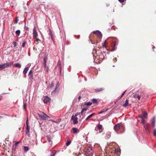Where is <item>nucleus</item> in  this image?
Returning <instances> with one entry per match:
<instances>
[{
	"mask_svg": "<svg viewBox=\"0 0 156 156\" xmlns=\"http://www.w3.org/2000/svg\"><path fill=\"white\" fill-rule=\"evenodd\" d=\"M97 127L99 130H101L102 128V126L100 124L98 125Z\"/></svg>",
	"mask_w": 156,
	"mask_h": 156,
	"instance_id": "obj_30",
	"label": "nucleus"
},
{
	"mask_svg": "<svg viewBox=\"0 0 156 156\" xmlns=\"http://www.w3.org/2000/svg\"><path fill=\"white\" fill-rule=\"evenodd\" d=\"M1 98L0 97V100L1 99Z\"/></svg>",
	"mask_w": 156,
	"mask_h": 156,
	"instance_id": "obj_61",
	"label": "nucleus"
},
{
	"mask_svg": "<svg viewBox=\"0 0 156 156\" xmlns=\"http://www.w3.org/2000/svg\"><path fill=\"white\" fill-rule=\"evenodd\" d=\"M24 29L26 30H28L29 28L25 26L24 27Z\"/></svg>",
	"mask_w": 156,
	"mask_h": 156,
	"instance_id": "obj_49",
	"label": "nucleus"
},
{
	"mask_svg": "<svg viewBox=\"0 0 156 156\" xmlns=\"http://www.w3.org/2000/svg\"><path fill=\"white\" fill-rule=\"evenodd\" d=\"M44 66H46V61L44 59Z\"/></svg>",
	"mask_w": 156,
	"mask_h": 156,
	"instance_id": "obj_54",
	"label": "nucleus"
},
{
	"mask_svg": "<svg viewBox=\"0 0 156 156\" xmlns=\"http://www.w3.org/2000/svg\"><path fill=\"white\" fill-rule=\"evenodd\" d=\"M140 117L141 118H147V113L146 111L143 112L140 115Z\"/></svg>",
	"mask_w": 156,
	"mask_h": 156,
	"instance_id": "obj_5",
	"label": "nucleus"
},
{
	"mask_svg": "<svg viewBox=\"0 0 156 156\" xmlns=\"http://www.w3.org/2000/svg\"><path fill=\"white\" fill-rule=\"evenodd\" d=\"M114 129L116 131L120 129V125L118 123L115 125L114 126Z\"/></svg>",
	"mask_w": 156,
	"mask_h": 156,
	"instance_id": "obj_13",
	"label": "nucleus"
},
{
	"mask_svg": "<svg viewBox=\"0 0 156 156\" xmlns=\"http://www.w3.org/2000/svg\"><path fill=\"white\" fill-rule=\"evenodd\" d=\"M77 116V115H73L71 119V120H73V123L74 124H76L78 123Z\"/></svg>",
	"mask_w": 156,
	"mask_h": 156,
	"instance_id": "obj_3",
	"label": "nucleus"
},
{
	"mask_svg": "<svg viewBox=\"0 0 156 156\" xmlns=\"http://www.w3.org/2000/svg\"><path fill=\"white\" fill-rule=\"evenodd\" d=\"M108 138H109L110 137L111 135V133L110 132H108Z\"/></svg>",
	"mask_w": 156,
	"mask_h": 156,
	"instance_id": "obj_45",
	"label": "nucleus"
},
{
	"mask_svg": "<svg viewBox=\"0 0 156 156\" xmlns=\"http://www.w3.org/2000/svg\"><path fill=\"white\" fill-rule=\"evenodd\" d=\"M71 142L70 141H67L66 143V145L67 146H69L71 143Z\"/></svg>",
	"mask_w": 156,
	"mask_h": 156,
	"instance_id": "obj_41",
	"label": "nucleus"
},
{
	"mask_svg": "<svg viewBox=\"0 0 156 156\" xmlns=\"http://www.w3.org/2000/svg\"><path fill=\"white\" fill-rule=\"evenodd\" d=\"M59 69H60V68H61V63H60V61L59 60ZM59 73L60 74L61 73V69H60Z\"/></svg>",
	"mask_w": 156,
	"mask_h": 156,
	"instance_id": "obj_37",
	"label": "nucleus"
},
{
	"mask_svg": "<svg viewBox=\"0 0 156 156\" xmlns=\"http://www.w3.org/2000/svg\"><path fill=\"white\" fill-rule=\"evenodd\" d=\"M92 148L90 147H88L87 151L85 152V154L86 156H92Z\"/></svg>",
	"mask_w": 156,
	"mask_h": 156,
	"instance_id": "obj_2",
	"label": "nucleus"
},
{
	"mask_svg": "<svg viewBox=\"0 0 156 156\" xmlns=\"http://www.w3.org/2000/svg\"><path fill=\"white\" fill-rule=\"evenodd\" d=\"M103 47H105V42H104V44H103Z\"/></svg>",
	"mask_w": 156,
	"mask_h": 156,
	"instance_id": "obj_57",
	"label": "nucleus"
},
{
	"mask_svg": "<svg viewBox=\"0 0 156 156\" xmlns=\"http://www.w3.org/2000/svg\"><path fill=\"white\" fill-rule=\"evenodd\" d=\"M133 97L136 99L138 98V100H140L141 97V96L140 95L135 94L133 95Z\"/></svg>",
	"mask_w": 156,
	"mask_h": 156,
	"instance_id": "obj_19",
	"label": "nucleus"
},
{
	"mask_svg": "<svg viewBox=\"0 0 156 156\" xmlns=\"http://www.w3.org/2000/svg\"><path fill=\"white\" fill-rule=\"evenodd\" d=\"M92 102L94 104H96L97 102V100L96 99L94 98L92 100Z\"/></svg>",
	"mask_w": 156,
	"mask_h": 156,
	"instance_id": "obj_28",
	"label": "nucleus"
},
{
	"mask_svg": "<svg viewBox=\"0 0 156 156\" xmlns=\"http://www.w3.org/2000/svg\"><path fill=\"white\" fill-rule=\"evenodd\" d=\"M5 68L4 64H0V70H2Z\"/></svg>",
	"mask_w": 156,
	"mask_h": 156,
	"instance_id": "obj_24",
	"label": "nucleus"
},
{
	"mask_svg": "<svg viewBox=\"0 0 156 156\" xmlns=\"http://www.w3.org/2000/svg\"><path fill=\"white\" fill-rule=\"evenodd\" d=\"M81 96H79V97H78V100H80V99L81 98Z\"/></svg>",
	"mask_w": 156,
	"mask_h": 156,
	"instance_id": "obj_56",
	"label": "nucleus"
},
{
	"mask_svg": "<svg viewBox=\"0 0 156 156\" xmlns=\"http://www.w3.org/2000/svg\"><path fill=\"white\" fill-rule=\"evenodd\" d=\"M27 106V104L25 103H23V108L25 110Z\"/></svg>",
	"mask_w": 156,
	"mask_h": 156,
	"instance_id": "obj_35",
	"label": "nucleus"
},
{
	"mask_svg": "<svg viewBox=\"0 0 156 156\" xmlns=\"http://www.w3.org/2000/svg\"><path fill=\"white\" fill-rule=\"evenodd\" d=\"M94 34H96L99 37H101L102 36V34L101 32L99 30H97L94 32Z\"/></svg>",
	"mask_w": 156,
	"mask_h": 156,
	"instance_id": "obj_11",
	"label": "nucleus"
},
{
	"mask_svg": "<svg viewBox=\"0 0 156 156\" xmlns=\"http://www.w3.org/2000/svg\"><path fill=\"white\" fill-rule=\"evenodd\" d=\"M127 91V90H126L125 91L122 93V95H121V96H120V98H121L124 95V94L125 93V92L126 91Z\"/></svg>",
	"mask_w": 156,
	"mask_h": 156,
	"instance_id": "obj_40",
	"label": "nucleus"
},
{
	"mask_svg": "<svg viewBox=\"0 0 156 156\" xmlns=\"http://www.w3.org/2000/svg\"><path fill=\"white\" fill-rule=\"evenodd\" d=\"M119 1L120 3H123L126 0H118Z\"/></svg>",
	"mask_w": 156,
	"mask_h": 156,
	"instance_id": "obj_47",
	"label": "nucleus"
},
{
	"mask_svg": "<svg viewBox=\"0 0 156 156\" xmlns=\"http://www.w3.org/2000/svg\"><path fill=\"white\" fill-rule=\"evenodd\" d=\"M104 112V111H101L99 112V114H101V113H103Z\"/></svg>",
	"mask_w": 156,
	"mask_h": 156,
	"instance_id": "obj_53",
	"label": "nucleus"
},
{
	"mask_svg": "<svg viewBox=\"0 0 156 156\" xmlns=\"http://www.w3.org/2000/svg\"><path fill=\"white\" fill-rule=\"evenodd\" d=\"M80 112H78L77 113H76L75 115H77V116L79 115H80Z\"/></svg>",
	"mask_w": 156,
	"mask_h": 156,
	"instance_id": "obj_55",
	"label": "nucleus"
},
{
	"mask_svg": "<svg viewBox=\"0 0 156 156\" xmlns=\"http://www.w3.org/2000/svg\"><path fill=\"white\" fill-rule=\"evenodd\" d=\"M112 45H113L112 46V51H113L116 49L117 46L118 45V42L116 41H114Z\"/></svg>",
	"mask_w": 156,
	"mask_h": 156,
	"instance_id": "obj_6",
	"label": "nucleus"
},
{
	"mask_svg": "<svg viewBox=\"0 0 156 156\" xmlns=\"http://www.w3.org/2000/svg\"><path fill=\"white\" fill-rule=\"evenodd\" d=\"M44 102L45 103L48 104L50 102L51 99L47 96H44L42 98Z\"/></svg>",
	"mask_w": 156,
	"mask_h": 156,
	"instance_id": "obj_4",
	"label": "nucleus"
},
{
	"mask_svg": "<svg viewBox=\"0 0 156 156\" xmlns=\"http://www.w3.org/2000/svg\"><path fill=\"white\" fill-rule=\"evenodd\" d=\"M104 90L103 88H101L99 89L97 88L94 89V91L96 92H100Z\"/></svg>",
	"mask_w": 156,
	"mask_h": 156,
	"instance_id": "obj_18",
	"label": "nucleus"
},
{
	"mask_svg": "<svg viewBox=\"0 0 156 156\" xmlns=\"http://www.w3.org/2000/svg\"><path fill=\"white\" fill-rule=\"evenodd\" d=\"M73 130V133L76 134L78 131V129L76 128L73 127L72 128Z\"/></svg>",
	"mask_w": 156,
	"mask_h": 156,
	"instance_id": "obj_16",
	"label": "nucleus"
},
{
	"mask_svg": "<svg viewBox=\"0 0 156 156\" xmlns=\"http://www.w3.org/2000/svg\"><path fill=\"white\" fill-rule=\"evenodd\" d=\"M59 121H60V120H61V119H59Z\"/></svg>",
	"mask_w": 156,
	"mask_h": 156,
	"instance_id": "obj_59",
	"label": "nucleus"
},
{
	"mask_svg": "<svg viewBox=\"0 0 156 156\" xmlns=\"http://www.w3.org/2000/svg\"><path fill=\"white\" fill-rule=\"evenodd\" d=\"M153 134L154 136H156V129H154Z\"/></svg>",
	"mask_w": 156,
	"mask_h": 156,
	"instance_id": "obj_38",
	"label": "nucleus"
},
{
	"mask_svg": "<svg viewBox=\"0 0 156 156\" xmlns=\"http://www.w3.org/2000/svg\"><path fill=\"white\" fill-rule=\"evenodd\" d=\"M14 66H15L16 67H19V68H20L21 67V65L19 63H16L14 65Z\"/></svg>",
	"mask_w": 156,
	"mask_h": 156,
	"instance_id": "obj_23",
	"label": "nucleus"
},
{
	"mask_svg": "<svg viewBox=\"0 0 156 156\" xmlns=\"http://www.w3.org/2000/svg\"><path fill=\"white\" fill-rule=\"evenodd\" d=\"M92 102H87V103L84 104V105L83 106V107H84V105H86V106H90L92 105Z\"/></svg>",
	"mask_w": 156,
	"mask_h": 156,
	"instance_id": "obj_25",
	"label": "nucleus"
},
{
	"mask_svg": "<svg viewBox=\"0 0 156 156\" xmlns=\"http://www.w3.org/2000/svg\"><path fill=\"white\" fill-rule=\"evenodd\" d=\"M24 150L25 152H27L29 150V148L28 147H27V146H24Z\"/></svg>",
	"mask_w": 156,
	"mask_h": 156,
	"instance_id": "obj_29",
	"label": "nucleus"
},
{
	"mask_svg": "<svg viewBox=\"0 0 156 156\" xmlns=\"http://www.w3.org/2000/svg\"><path fill=\"white\" fill-rule=\"evenodd\" d=\"M35 39H36V40L37 41H40V40L38 38H37V37H36V38H35Z\"/></svg>",
	"mask_w": 156,
	"mask_h": 156,
	"instance_id": "obj_51",
	"label": "nucleus"
},
{
	"mask_svg": "<svg viewBox=\"0 0 156 156\" xmlns=\"http://www.w3.org/2000/svg\"><path fill=\"white\" fill-rule=\"evenodd\" d=\"M20 141H16V142H15V146H16V147L18 145L20 144Z\"/></svg>",
	"mask_w": 156,
	"mask_h": 156,
	"instance_id": "obj_33",
	"label": "nucleus"
},
{
	"mask_svg": "<svg viewBox=\"0 0 156 156\" xmlns=\"http://www.w3.org/2000/svg\"><path fill=\"white\" fill-rule=\"evenodd\" d=\"M119 150L118 148H116L115 149V152L116 153H118L119 152Z\"/></svg>",
	"mask_w": 156,
	"mask_h": 156,
	"instance_id": "obj_48",
	"label": "nucleus"
},
{
	"mask_svg": "<svg viewBox=\"0 0 156 156\" xmlns=\"http://www.w3.org/2000/svg\"><path fill=\"white\" fill-rule=\"evenodd\" d=\"M53 84L52 83H51V84L50 85H49V87H53Z\"/></svg>",
	"mask_w": 156,
	"mask_h": 156,
	"instance_id": "obj_50",
	"label": "nucleus"
},
{
	"mask_svg": "<svg viewBox=\"0 0 156 156\" xmlns=\"http://www.w3.org/2000/svg\"><path fill=\"white\" fill-rule=\"evenodd\" d=\"M113 66V67H115V65H113V66Z\"/></svg>",
	"mask_w": 156,
	"mask_h": 156,
	"instance_id": "obj_60",
	"label": "nucleus"
},
{
	"mask_svg": "<svg viewBox=\"0 0 156 156\" xmlns=\"http://www.w3.org/2000/svg\"><path fill=\"white\" fill-rule=\"evenodd\" d=\"M129 100L128 99H126L125 101V103L122 105V107L125 108L127 107L129 105Z\"/></svg>",
	"mask_w": 156,
	"mask_h": 156,
	"instance_id": "obj_15",
	"label": "nucleus"
},
{
	"mask_svg": "<svg viewBox=\"0 0 156 156\" xmlns=\"http://www.w3.org/2000/svg\"><path fill=\"white\" fill-rule=\"evenodd\" d=\"M28 119L26 121V125H27V128L26 129V134L28 135V136L30 135L29 131H30V126H29L28 123Z\"/></svg>",
	"mask_w": 156,
	"mask_h": 156,
	"instance_id": "obj_7",
	"label": "nucleus"
},
{
	"mask_svg": "<svg viewBox=\"0 0 156 156\" xmlns=\"http://www.w3.org/2000/svg\"><path fill=\"white\" fill-rule=\"evenodd\" d=\"M28 76H29L30 78H33V72L32 70H30L29 73L28 74Z\"/></svg>",
	"mask_w": 156,
	"mask_h": 156,
	"instance_id": "obj_20",
	"label": "nucleus"
},
{
	"mask_svg": "<svg viewBox=\"0 0 156 156\" xmlns=\"http://www.w3.org/2000/svg\"><path fill=\"white\" fill-rule=\"evenodd\" d=\"M95 114V113H93L92 114H91L90 115H89L85 119V121H87V120H88V119L89 118H90L91 117H92Z\"/></svg>",
	"mask_w": 156,
	"mask_h": 156,
	"instance_id": "obj_21",
	"label": "nucleus"
},
{
	"mask_svg": "<svg viewBox=\"0 0 156 156\" xmlns=\"http://www.w3.org/2000/svg\"><path fill=\"white\" fill-rule=\"evenodd\" d=\"M29 69V68L28 67H26L24 69L23 71V73L26 74L27 73V71Z\"/></svg>",
	"mask_w": 156,
	"mask_h": 156,
	"instance_id": "obj_22",
	"label": "nucleus"
},
{
	"mask_svg": "<svg viewBox=\"0 0 156 156\" xmlns=\"http://www.w3.org/2000/svg\"><path fill=\"white\" fill-rule=\"evenodd\" d=\"M55 151H52L51 154V156H54L55 154L56 153Z\"/></svg>",
	"mask_w": 156,
	"mask_h": 156,
	"instance_id": "obj_31",
	"label": "nucleus"
},
{
	"mask_svg": "<svg viewBox=\"0 0 156 156\" xmlns=\"http://www.w3.org/2000/svg\"><path fill=\"white\" fill-rule=\"evenodd\" d=\"M99 156V155H98V156Z\"/></svg>",
	"mask_w": 156,
	"mask_h": 156,
	"instance_id": "obj_64",
	"label": "nucleus"
},
{
	"mask_svg": "<svg viewBox=\"0 0 156 156\" xmlns=\"http://www.w3.org/2000/svg\"><path fill=\"white\" fill-rule=\"evenodd\" d=\"M38 115L42 120H48L50 118V117L48 116L44 113L43 112H41L40 114L38 113Z\"/></svg>",
	"mask_w": 156,
	"mask_h": 156,
	"instance_id": "obj_1",
	"label": "nucleus"
},
{
	"mask_svg": "<svg viewBox=\"0 0 156 156\" xmlns=\"http://www.w3.org/2000/svg\"><path fill=\"white\" fill-rule=\"evenodd\" d=\"M18 17H16V20L15 22V23H17L18 22Z\"/></svg>",
	"mask_w": 156,
	"mask_h": 156,
	"instance_id": "obj_44",
	"label": "nucleus"
},
{
	"mask_svg": "<svg viewBox=\"0 0 156 156\" xmlns=\"http://www.w3.org/2000/svg\"><path fill=\"white\" fill-rule=\"evenodd\" d=\"M151 125L153 128L155 127V117H153L152 119L151 120Z\"/></svg>",
	"mask_w": 156,
	"mask_h": 156,
	"instance_id": "obj_9",
	"label": "nucleus"
},
{
	"mask_svg": "<svg viewBox=\"0 0 156 156\" xmlns=\"http://www.w3.org/2000/svg\"><path fill=\"white\" fill-rule=\"evenodd\" d=\"M47 140L48 141V142H50L51 141V138L48 136H47Z\"/></svg>",
	"mask_w": 156,
	"mask_h": 156,
	"instance_id": "obj_34",
	"label": "nucleus"
},
{
	"mask_svg": "<svg viewBox=\"0 0 156 156\" xmlns=\"http://www.w3.org/2000/svg\"><path fill=\"white\" fill-rule=\"evenodd\" d=\"M152 46H153V47H152V49H154L155 48V47H154V45H152Z\"/></svg>",
	"mask_w": 156,
	"mask_h": 156,
	"instance_id": "obj_58",
	"label": "nucleus"
},
{
	"mask_svg": "<svg viewBox=\"0 0 156 156\" xmlns=\"http://www.w3.org/2000/svg\"><path fill=\"white\" fill-rule=\"evenodd\" d=\"M88 108H83V109H82V110L83 111V112H84V111H87V110H88Z\"/></svg>",
	"mask_w": 156,
	"mask_h": 156,
	"instance_id": "obj_36",
	"label": "nucleus"
},
{
	"mask_svg": "<svg viewBox=\"0 0 156 156\" xmlns=\"http://www.w3.org/2000/svg\"><path fill=\"white\" fill-rule=\"evenodd\" d=\"M38 36L36 30L34 29L33 32V37L34 38H36Z\"/></svg>",
	"mask_w": 156,
	"mask_h": 156,
	"instance_id": "obj_10",
	"label": "nucleus"
},
{
	"mask_svg": "<svg viewBox=\"0 0 156 156\" xmlns=\"http://www.w3.org/2000/svg\"><path fill=\"white\" fill-rule=\"evenodd\" d=\"M49 30H50V32H49V34L51 36V39H52V40L54 41V40H53V36L52 35V33H51V29H49Z\"/></svg>",
	"mask_w": 156,
	"mask_h": 156,
	"instance_id": "obj_26",
	"label": "nucleus"
},
{
	"mask_svg": "<svg viewBox=\"0 0 156 156\" xmlns=\"http://www.w3.org/2000/svg\"><path fill=\"white\" fill-rule=\"evenodd\" d=\"M20 31L19 30H18L16 32V34L18 36L20 35Z\"/></svg>",
	"mask_w": 156,
	"mask_h": 156,
	"instance_id": "obj_27",
	"label": "nucleus"
},
{
	"mask_svg": "<svg viewBox=\"0 0 156 156\" xmlns=\"http://www.w3.org/2000/svg\"><path fill=\"white\" fill-rule=\"evenodd\" d=\"M142 120H141L143 124H145L146 122L145 120L143 118H142Z\"/></svg>",
	"mask_w": 156,
	"mask_h": 156,
	"instance_id": "obj_39",
	"label": "nucleus"
},
{
	"mask_svg": "<svg viewBox=\"0 0 156 156\" xmlns=\"http://www.w3.org/2000/svg\"><path fill=\"white\" fill-rule=\"evenodd\" d=\"M110 25H112V24H110Z\"/></svg>",
	"mask_w": 156,
	"mask_h": 156,
	"instance_id": "obj_63",
	"label": "nucleus"
},
{
	"mask_svg": "<svg viewBox=\"0 0 156 156\" xmlns=\"http://www.w3.org/2000/svg\"><path fill=\"white\" fill-rule=\"evenodd\" d=\"M58 63H57V65H58Z\"/></svg>",
	"mask_w": 156,
	"mask_h": 156,
	"instance_id": "obj_62",
	"label": "nucleus"
},
{
	"mask_svg": "<svg viewBox=\"0 0 156 156\" xmlns=\"http://www.w3.org/2000/svg\"><path fill=\"white\" fill-rule=\"evenodd\" d=\"M117 58L115 57L113 58V61L114 62H117Z\"/></svg>",
	"mask_w": 156,
	"mask_h": 156,
	"instance_id": "obj_42",
	"label": "nucleus"
},
{
	"mask_svg": "<svg viewBox=\"0 0 156 156\" xmlns=\"http://www.w3.org/2000/svg\"><path fill=\"white\" fill-rule=\"evenodd\" d=\"M26 41H24L23 43L22 44V47H24L25 46V44L26 43Z\"/></svg>",
	"mask_w": 156,
	"mask_h": 156,
	"instance_id": "obj_32",
	"label": "nucleus"
},
{
	"mask_svg": "<svg viewBox=\"0 0 156 156\" xmlns=\"http://www.w3.org/2000/svg\"><path fill=\"white\" fill-rule=\"evenodd\" d=\"M106 55L105 52L104 51L101 52L99 55V58L101 60H103L104 59V57Z\"/></svg>",
	"mask_w": 156,
	"mask_h": 156,
	"instance_id": "obj_8",
	"label": "nucleus"
},
{
	"mask_svg": "<svg viewBox=\"0 0 156 156\" xmlns=\"http://www.w3.org/2000/svg\"><path fill=\"white\" fill-rule=\"evenodd\" d=\"M12 64L13 62H10L4 64L5 68L10 67L12 65Z\"/></svg>",
	"mask_w": 156,
	"mask_h": 156,
	"instance_id": "obj_12",
	"label": "nucleus"
},
{
	"mask_svg": "<svg viewBox=\"0 0 156 156\" xmlns=\"http://www.w3.org/2000/svg\"><path fill=\"white\" fill-rule=\"evenodd\" d=\"M64 124H62L60 126L61 128H60L62 129L64 128Z\"/></svg>",
	"mask_w": 156,
	"mask_h": 156,
	"instance_id": "obj_43",
	"label": "nucleus"
},
{
	"mask_svg": "<svg viewBox=\"0 0 156 156\" xmlns=\"http://www.w3.org/2000/svg\"><path fill=\"white\" fill-rule=\"evenodd\" d=\"M84 112H83L82 110L81 111V112H80V114H81V115H82L83 113Z\"/></svg>",
	"mask_w": 156,
	"mask_h": 156,
	"instance_id": "obj_52",
	"label": "nucleus"
},
{
	"mask_svg": "<svg viewBox=\"0 0 156 156\" xmlns=\"http://www.w3.org/2000/svg\"><path fill=\"white\" fill-rule=\"evenodd\" d=\"M149 124L147 123L144 125V127L146 131L147 132H149Z\"/></svg>",
	"mask_w": 156,
	"mask_h": 156,
	"instance_id": "obj_14",
	"label": "nucleus"
},
{
	"mask_svg": "<svg viewBox=\"0 0 156 156\" xmlns=\"http://www.w3.org/2000/svg\"><path fill=\"white\" fill-rule=\"evenodd\" d=\"M13 44L14 45V47H15L16 46V44H17L16 42H15V41H14V42H13Z\"/></svg>",
	"mask_w": 156,
	"mask_h": 156,
	"instance_id": "obj_46",
	"label": "nucleus"
},
{
	"mask_svg": "<svg viewBox=\"0 0 156 156\" xmlns=\"http://www.w3.org/2000/svg\"><path fill=\"white\" fill-rule=\"evenodd\" d=\"M58 83L57 84V85H56V86L55 89V90L54 91H53L52 92V93H51L52 95H55L56 90H58Z\"/></svg>",
	"mask_w": 156,
	"mask_h": 156,
	"instance_id": "obj_17",
	"label": "nucleus"
}]
</instances>
